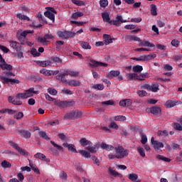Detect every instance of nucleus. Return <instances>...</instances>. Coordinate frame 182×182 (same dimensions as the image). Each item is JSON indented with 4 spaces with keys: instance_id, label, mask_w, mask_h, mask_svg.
<instances>
[{
    "instance_id": "f257e3e1",
    "label": "nucleus",
    "mask_w": 182,
    "mask_h": 182,
    "mask_svg": "<svg viewBox=\"0 0 182 182\" xmlns=\"http://www.w3.org/2000/svg\"><path fill=\"white\" fill-rule=\"evenodd\" d=\"M33 95H39V91H36L35 88L31 87L28 90H25L22 93H18L16 95L15 97L12 96H9L8 98L9 102L12 103V105H14L16 106H21L22 105V101L25 99H28L29 97H32Z\"/></svg>"
},
{
    "instance_id": "f03ea898",
    "label": "nucleus",
    "mask_w": 182,
    "mask_h": 182,
    "mask_svg": "<svg viewBox=\"0 0 182 182\" xmlns=\"http://www.w3.org/2000/svg\"><path fill=\"white\" fill-rule=\"evenodd\" d=\"M129 153H130L129 149H126L122 146H118L114 148V153L109 154L108 157L110 160L114 159H124V157L129 156Z\"/></svg>"
},
{
    "instance_id": "7ed1b4c3",
    "label": "nucleus",
    "mask_w": 182,
    "mask_h": 182,
    "mask_svg": "<svg viewBox=\"0 0 182 182\" xmlns=\"http://www.w3.org/2000/svg\"><path fill=\"white\" fill-rule=\"evenodd\" d=\"M126 39L129 41V42H139V46L140 47L145 46L146 48H154L156 46L154 43H151L147 41L141 40L140 38L136 36L128 35L127 36Z\"/></svg>"
},
{
    "instance_id": "20e7f679",
    "label": "nucleus",
    "mask_w": 182,
    "mask_h": 182,
    "mask_svg": "<svg viewBox=\"0 0 182 182\" xmlns=\"http://www.w3.org/2000/svg\"><path fill=\"white\" fill-rule=\"evenodd\" d=\"M0 62H1L0 68L2 69V70H7L4 72V75L6 76H9V77H15V73H13L11 72L13 69L12 65H11L10 64H7L5 62V60L2 57V55H0Z\"/></svg>"
},
{
    "instance_id": "39448f33",
    "label": "nucleus",
    "mask_w": 182,
    "mask_h": 182,
    "mask_svg": "<svg viewBox=\"0 0 182 182\" xmlns=\"http://www.w3.org/2000/svg\"><path fill=\"white\" fill-rule=\"evenodd\" d=\"M56 79L57 80H60V82H62V83L65 85H68V86H72L73 87L80 86V82L76 81L75 80H68L62 75H57Z\"/></svg>"
},
{
    "instance_id": "423d86ee",
    "label": "nucleus",
    "mask_w": 182,
    "mask_h": 182,
    "mask_svg": "<svg viewBox=\"0 0 182 182\" xmlns=\"http://www.w3.org/2000/svg\"><path fill=\"white\" fill-rule=\"evenodd\" d=\"M82 117V112L80 111H72L65 114L64 119L66 120H73L75 119H79Z\"/></svg>"
},
{
    "instance_id": "0eeeda50",
    "label": "nucleus",
    "mask_w": 182,
    "mask_h": 182,
    "mask_svg": "<svg viewBox=\"0 0 182 182\" xmlns=\"http://www.w3.org/2000/svg\"><path fill=\"white\" fill-rule=\"evenodd\" d=\"M47 11L44 13V15L46 18H48L52 22H55V14L56 11L52 7H46Z\"/></svg>"
},
{
    "instance_id": "6e6552de",
    "label": "nucleus",
    "mask_w": 182,
    "mask_h": 182,
    "mask_svg": "<svg viewBox=\"0 0 182 182\" xmlns=\"http://www.w3.org/2000/svg\"><path fill=\"white\" fill-rule=\"evenodd\" d=\"M127 20L123 19V16L120 14H117L115 17V20H112L111 21L112 25H114L115 26H120L122 23H126Z\"/></svg>"
},
{
    "instance_id": "1a4fd4ad",
    "label": "nucleus",
    "mask_w": 182,
    "mask_h": 182,
    "mask_svg": "<svg viewBox=\"0 0 182 182\" xmlns=\"http://www.w3.org/2000/svg\"><path fill=\"white\" fill-rule=\"evenodd\" d=\"M9 144L13 147V149H15L19 154H21V156H28V151H26L25 149L21 148L17 144H15L14 141H10Z\"/></svg>"
},
{
    "instance_id": "9d476101",
    "label": "nucleus",
    "mask_w": 182,
    "mask_h": 182,
    "mask_svg": "<svg viewBox=\"0 0 182 182\" xmlns=\"http://www.w3.org/2000/svg\"><path fill=\"white\" fill-rule=\"evenodd\" d=\"M58 35L59 38L61 39H68L69 38H73L75 36V33L70 32V31H58Z\"/></svg>"
},
{
    "instance_id": "9b49d317",
    "label": "nucleus",
    "mask_w": 182,
    "mask_h": 182,
    "mask_svg": "<svg viewBox=\"0 0 182 182\" xmlns=\"http://www.w3.org/2000/svg\"><path fill=\"white\" fill-rule=\"evenodd\" d=\"M146 112H147V113H151V114H154V116H158V114L161 113V108L159 107H152L150 108H146Z\"/></svg>"
},
{
    "instance_id": "f8f14e48",
    "label": "nucleus",
    "mask_w": 182,
    "mask_h": 182,
    "mask_svg": "<svg viewBox=\"0 0 182 182\" xmlns=\"http://www.w3.org/2000/svg\"><path fill=\"white\" fill-rule=\"evenodd\" d=\"M89 65H90V66H91V68H99V66H100L102 68H107V63L98 62V61H96V60H92V59L90 60Z\"/></svg>"
},
{
    "instance_id": "ddd939ff",
    "label": "nucleus",
    "mask_w": 182,
    "mask_h": 182,
    "mask_svg": "<svg viewBox=\"0 0 182 182\" xmlns=\"http://www.w3.org/2000/svg\"><path fill=\"white\" fill-rule=\"evenodd\" d=\"M151 143L154 146L155 150H160V149H163V147H164V144H163V142L154 140V136L151 138Z\"/></svg>"
},
{
    "instance_id": "4468645a",
    "label": "nucleus",
    "mask_w": 182,
    "mask_h": 182,
    "mask_svg": "<svg viewBox=\"0 0 182 182\" xmlns=\"http://www.w3.org/2000/svg\"><path fill=\"white\" fill-rule=\"evenodd\" d=\"M57 106L58 107H69L70 106H73L75 105L74 101H60L56 102Z\"/></svg>"
},
{
    "instance_id": "2eb2a0df",
    "label": "nucleus",
    "mask_w": 182,
    "mask_h": 182,
    "mask_svg": "<svg viewBox=\"0 0 182 182\" xmlns=\"http://www.w3.org/2000/svg\"><path fill=\"white\" fill-rule=\"evenodd\" d=\"M127 79H128V80H143V78L140 77L139 74L136 73L127 74Z\"/></svg>"
},
{
    "instance_id": "dca6fc26",
    "label": "nucleus",
    "mask_w": 182,
    "mask_h": 182,
    "mask_svg": "<svg viewBox=\"0 0 182 182\" xmlns=\"http://www.w3.org/2000/svg\"><path fill=\"white\" fill-rule=\"evenodd\" d=\"M129 180L133 182H141L140 179H139V175L134 173H129L127 175Z\"/></svg>"
},
{
    "instance_id": "f3484780",
    "label": "nucleus",
    "mask_w": 182,
    "mask_h": 182,
    "mask_svg": "<svg viewBox=\"0 0 182 182\" xmlns=\"http://www.w3.org/2000/svg\"><path fill=\"white\" fill-rule=\"evenodd\" d=\"M17 132L20 136L24 137L25 139H29L31 137V132L29 131L23 130V129H17Z\"/></svg>"
},
{
    "instance_id": "a211bd4d",
    "label": "nucleus",
    "mask_w": 182,
    "mask_h": 182,
    "mask_svg": "<svg viewBox=\"0 0 182 182\" xmlns=\"http://www.w3.org/2000/svg\"><path fill=\"white\" fill-rule=\"evenodd\" d=\"M120 75V71L119 70H111L107 74V77L108 79H113L114 77H117Z\"/></svg>"
},
{
    "instance_id": "6ab92c4d",
    "label": "nucleus",
    "mask_w": 182,
    "mask_h": 182,
    "mask_svg": "<svg viewBox=\"0 0 182 182\" xmlns=\"http://www.w3.org/2000/svg\"><path fill=\"white\" fill-rule=\"evenodd\" d=\"M63 147L67 148L69 151H72V153H77L75 145L72 144L63 143Z\"/></svg>"
},
{
    "instance_id": "aec40b11",
    "label": "nucleus",
    "mask_w": 182,
    "mask_h": 182,
    "mask_svg": "<svg viewBox=\"0 0 182 182\" xmlns=\"http://www.w3.org/2000/svg\"><path fill=\"white\" fill-rule=\"evenodd\" d=\"M102 18L104 22H107L112 25V21L110 20V14L107 11H105L102 13Z\"/></svg>"
},
{
    "instance_id": "412c9836",
    "label": "nucleus",
    "mask_w": 182,
    "mask_h": 182,
    "mask_svg": "<svg viewBox=\"0 0 182 182\" xmlns=\"http://www.w3.org/2000/svg\"><path fill=\"white\" fill-rule=\"evenodd\" d=\"M79 73L76 71H70V70H67L63 74H59L58 76H71V77H73V76H77Z\"/></svg>"
},
{
    "instance_id": "4be33fe9",
    "label": "nucleus",
    "mask_w": 182,
    "mask_h": 182,
    "mask_svg": "<svg viewBox=\"0 0 182 182\" xmlns=\"http://www.w3.org/2000/svg\"><path fill=\"white\" fill-rule=\"evenodd\" d=\"M36 159H39V160H43V161H46V163H49L50 161L49 159L46 158V156L42 153H37L34 155Z\"/></svg>"
},
{
    "instance_id": "5701e85b",
    "label": "nucleus",
    "mask_w": 182,
    "mask_h": 182,
    "mask_svg": "<svg viewBox=\"0 0 182 182\" xmlns=\"http://www.w3.org/2000/svg\"><path fill=\"white\" fill-rule=\"evenodd\" d=\"M103 39L104 43H105V45H109V43H113V38H112V36H110V35L109 34H104Z\"/></svg>"
},
{
    "instance_id": "b1692460",
    "label": "nucleus",
    "mask_w": 182,
    "mask_h": 182,
    "mask_svg": "<svg viewBox=\"0 0 182 182\" xmlns=\"http://www.w3.org/2000/svg\"><path fill=\"white\" fill-rule=\"evenodd\" d=\"M35 31L33 30H26V31H23L21 33V36L18 37V39L21 42V41H22V38L23 39H26V35H28V33H33Z\"/></svg>"
},
{
    "instance_id": "393cba45",
    "label": "nucleus",
    "mask_w": 182,
    "mask_h": 182,
    "mask_svg": "<svg viewBox=\"0 0 182 182\" xmlns=\"http://www.w3.org/2000/svg\"><path fill=\"white\" fill-rule=\"evenodd\" d=\"M109 173L110 176H113L114 177H119V178H122V177H123V175H122V173H119V172L116 171V170L113 169L112 168H109Z\"/></svg>"
},
{
    "instance_id": "a878e982",
    "label": "nucleus",
    "mask_w": 182,
    "mask_h": 182,
    "mask_svg": "<svg viewBox=\"0 0 182 182\" xmlns=\"http://www.w3.org/2000/svg\"><path fill=\"white\" fill-rule=\"evenodd\" d=\"M101 148L104 149L105 150H107V151H112V150H114V146L109 145L106 143H102Z\"/></svg>"
},
{
    "instance_id": "bb28decb",
    "label": "nucleus",
    "mask_w": 182,
    "mask_h": 182,
    "mask_svg": "<svg viewBox=\"0 0 182 182\" xmlns=\"http://www.w3.org/2000/svg\"><path fill=\"white\" fill-rule=\"evenodd\" d=\"M59 178L63 181H68V173L65 172L64 171H61L59 173Z\"/></svg>"
},
{
    "instance_id": "cd10ccee",
    "label": "nucleus",
    "mask_w": 182,
    "mask_h": 182,
    "mask_svg": "<svg viewBox=\"0 0 182 182\" xmlns=\"http://www.w3.org/2000/svg\"><path fill=\"white\" fill-rule=\"evenodd\" d=\"M164 106L167 109H171V107H174V106H176V102H174V100H168L164 104Z\"/></svg>"
},
{
    "instance_id": "c85d7f7f",
    "label": "nucleus",
    "mask_w": 182,
    "mask_h": 182,
    "mask_svg": "<svg viewBox=\"0 0 182 182\" xmlns=\"http://www.w3.org/2000/svg\"><path fill=\"white\" fill-rule=\"evenodd\" d=\"M138 153L140 154L141 157H146V151H144V148L141 146H138L136 148Z\"/></svg>"
},
{
    "instance_id": "c756f323",
    "label": "nucleus",
    "mask_w": 182,
    "mask_h": 182,
    "mask_svg": "<svg viewBox=\"0 0 182 182\" xmlns=\"http://www.w3.org/2000/svg\"><path fill=\"white\" fill-rule=\"evenodd\" d=\"M80 44L82 49H92L90 44L86 41H81Z\"/></svg>"
},
{
    "instance_id": "7c9ffc66",
    "label": "nucleus",
    "mask_w": 182,
    "mask_h": 182,
    "mask_svg": "<svg viewBox=\"0 0 182 182\" xmlns=\"http://www.w3.org/2000/svg\"><path fill=\"white\" fill-rule=\"evenodd\" d=\"M90 141L86 139V138H82L80 140V144H81V146H82L83 147H86V146H89L90 145Z\"/></svg>"
},
{
    "instance_id": "2f4dec72",
    "label": "nucleus",
    "mask_w": 182,
    "mask_h": 182,
    "mask_svg": "<svg viewBox=\"0 0 182 182\" xmlns=\"http://www.w3.org/2000/svg\"><path fill=\"white\" fill-rule=\"evenodd\" d=\"M143 70V66L141 65H134L132 68V72H134V73H140Z\"/></svg>"
},
{
    "instance_id": "473e14b6",
    "label": "nucleus",
    "mask_w": 182,
    "mask_h": 182,
    "mask_svg": "<svg viewBox=\"0 0 182 182\" xmlns=\"http://www.w3.org/2000/svg\"><path fill=\"white\" fill-rule=\"evenodd\" d=\"M40 73L44 75V76H52V70H46L45 68L41 69Z\"/></svg>"
},
{
    "instance_id": "72a5a7b5",
    "label": "nucleus",
    "mask_w": 182,
    "mask_h": 182,
    "mask_svg": "<svg viewBox=\"0 0 182 182\" xmlns=\"http://www.w3.org/2000/svg\"><path fill=\"white\" fill-rule=\"evenodd\" d=\"M156 53H151L149 55H144V62L147 60H151V59L156 58Z\"/></svg>"
},
{
    "instance_id": "f704fd0d",
    "label": "nucleus",
    "mask_w": 182,
    "mask_h": 182,
    "mask_svg": "<svg viewBox=\"0 0 182 182\" xmlns=\"http://www.w3.org/2000/svg\"><path fill=\"white\" fill-rule=\"evenodd\" d=\"M1 166L3 167V168H11V167H12V164H11L10 162L6 160L3 161Z\"/></svg>"
},
{
    "instance_id": "c9c22d12",
    "label": "nucleus",
    "mask_w": 182,
    "mask_h": 182,
    "mask_svg": "<svg viewBox=\"0 0 182 182\" xmlns=\"http://www.w3.org/2000/svg\"><path fill=\"white\" fill-rule=\"evenodd\" d=\"M16 18H18V19H20V21H29V17L21 13L16 14Z\"/></svg>"
},
{
    "instance_id": "e433bc0d",
    "label": "nucleus",
    "mask_w": 182,
    "mask_h": 182,
    "mask_svg": "<svg viewBox=\"0 0 182 182\" xmlns=\"http://www.w3.org/2000/svg\"><path fill=\"white\" fill-rule=\"evenodd\" d=\"M92 88L95 90H103L105 85L103 84H95L92 86Z\"/></svg>"
},
{
    "instance_id": "4c0bfd02",
    "label": "nucleus",
    "mask_w": 182,
    "mask_h": 182,
    "mask_svg": "<svg viewBox=\"0 0 182 182\" xmlns=\"http://www.w3.org/2000/svg\"><path fill=\"white\" fill-rule=\"evenodd\" d=\"M78 153H80L85 159H90V153L85 150H79Z\"/></svg>"
},
{
    "instance_id": "58836bf2",
    "label": "nucleus",
    "mask_w": 182,
    "mask_h": 182,
    "mask_svg": "<svg viewBox=\"0 0 182 182\" xmlns=\"http://www.w3.org/2000/svg\"><path fill=\"white\" fill-rule=\"evenodd\" d=\"M38 134L42 139H44L45 140H50V138H49V136H48V134H46V132L40 131L38 132Z\"/></svg>"
},
{
    "instance_id": "ea45409f",
    "label": "nucleus",
    "mask_w": 182,
    "mask_h": 182,
    "mask_svg": "<svg viewBox=\"0 0 182 182\" xmlns=\"http://www.w3.org/2000/svg\"><path fill=\"white\" fill-rule=\"evenodd\" d=\"M151 14L153 16H156L157 15V6L155 4L151 5Z\"/></svg>"
},
{
    "instance_id": "a19ab883",
    "label": "nucleus",
    "mask_w": 182,
    "mask_h": 182,
    "mask_svg": "<svg viewBox=\"0 0 182 182\" xmlns=\"http://www.w3.org/2000/svg\"><path fill=\"white\" fill-rule=\"evenodd\" d=\"M10 46L16 50H18L19 49V43L16 41H10Z\"/></svg>"
},
{
    "instance_id": "79ce46f5",
    "label": "nucleus",
    "mask_w": 182,
    "mask_h": 182,
    "mask_svg": "<svg viewBox=\"0 0 182 182\" xmlns=\"http://www.w3.org/2000/svg\"><path fill=\"white\" fill-rule=\"evenodd\" d=\"M86 149L88 150V151H90V153H97V147H96V146L89 145L88 146H87Z\"/></svg>"
},
{
    "instance_id": "37998d69",
    "label": "nucleus",
    "mask_w": 182,
    "mask_h": 182,
    "mask_svg": "<svg viewBox=\"0 0 182 182\" xmlns=\"http://www.w3.org/2000/svg\"><path fill=\"white\" fill-rule=\"evenodd\" d=\"M150 91L154 92V93L159 92V84L154 83L152 85H151Z\"/></svg>"
},
{
    "instance_id": "c03bdc74",
    "label": "nucleus",
    "mask_w": 182,
    "mask_h": 182,
    "mask_svg": "<svg viewBox=\"0 0 182 182\" xmlns=\"http://www.w3.org/2000/svg\"><path fill=\"white\" fill-rule=\"evenodd\" d=\"M30 166L31 170H33L34 173H36V174H41V171H39V168H38V166H36V165L30 163Z\"/></svg>"
},
{
    "instance_id": "a18cd8bd",
    "label": "nucleus",
    "mask_w": 182,
    "mask_h": 182,
    "mask_svg": "<svg viewBox=\"0 0 182 182\" xmlns=\"http://www.w3.org/2000/svg\"><path fill=\"white\" fill-rule=\"evenodd\" d=\"M141 144H146L147 143V135L144 133L141 134Z\"/></svg>"
},
{
    "instance_id": "49530a36",
    "label": "nucleus",
    "mask_w": 182,
    "mask_h": 182,
    "mask_svg": "<svg viewBox=\"0 0 182 182\" xmlns=\"http://www.w3.org/2000/svg\"><path fill=\"white\" fill-rule=\"evenodd\" d=\"M81 16H83V13L80 11L75 12L72 15L73 19H77V18H80Z\"/></svg>"
},
{
    "instance_id": "de8ad7c7",
    "label": "nucleus",
    "mask_w": 182,
    "mask_h": 182,
    "mask_svg": "<svg viewBox=\"0 0 182 182\" xmlns=\"http://www.w3.org/2000/svg\"><path fill=\"white\" fill-rule=\"evenodd\" d=\"M114 120H116V122H125L126 117L123 115H118L114 117Z\"/></svg>"
},
{
    "instance_id": "09e8293b",
    "label": "nucleus",
    "mask_w": 182,
    "mask_h": 182,
    "mask_svg": "<svg viewBox=\"0 0 182 182\" xmlns=\"http://www.w3.org/2000/svg\"><path fill=\"white\" fill-rule=\"evenodd\" d=\"M73 4L75 5H77V6H83L85 5V2L83 1H79V0H71Z\"/></svg>"
},
{
    "instance_id": "8fccbe9b",
    "label": "nucleus",
    "mask_w": 182,
    "mask_h": 182,
    "mask_svg": "<svg viewBox=\"0 0 182 182\" xmlns=\"http://www.w3.org/2000/svg\"><path fill=\"white\" fill-rule=\"evenodd\" d=\"M50 143L53 146V147H55V149H57V150H59V151H63V147H62L60 145H58L53 141H50Z\"/></svg>"
},
{
    "instance_id": "3c124183",
    "label": "nucleus",
    "mask_w": 182,
    "mask_h": 182,
    "mask_svg": "<svg viewBox=\"0 0 182 182\" xmlns=\"http://www.w3.org/2000/svg\"><path fill=\"white\" fill-rule=\"evenodd\" d=\"M151 50L149 48H139L134 50L135 52H150Z\"/></svg>"
},
{
    "instance_id": "603ef678",
    "label": "nucleus",
    "mask_w": 182,
    "mask_h": 182,
    "mask_svg": "<svg viewBox=\"0 0 182 182\" xmlns=\"http://www.w3.org/2000/svg\"><path fill=\"white\" fill-rule=\"evenodd\" d=\"M100 5L102 8H106L109 5V1L107 0H100Z\"/></svg>"
},
{
    "instance_id": "864d4df0",
    "label": "nucleus",
    "mask_w": 182,
    "mask_h": 182,
    "mask_svg": "<svg viewBox=\"0 0 182 182\" xmlns=\"http://www.w3.org/2000/svg\"><path fill=\"white\" fill-rule=\"evenodd\" d=\"M48 92L53 96H56V95H58V90H56L55 88H48Z\"/></svg>"
},
{
    "instance_id": "5fc2aeb1",
    "label": "nucleus",
    "mask_w": 182,
    "mask_h": 182,
    "mask_svg": "<svg viewBox=\"0 0 182 182\" xmlns=\"http://www.w3.org/2000/svg\"><path fill=\"white\" fill-rule=\"evenodd\" d=\"M31 55H33V56H34V58H36L38 56H41V53H39L38 52V50H36V48H32L31 50Z\"/></svg>"
},
{
    "instance_id": "6e6d98bb",
    "label": "nucleus",
    "mask_w": 182,
    "mask_h": 182,
    "mask_svg": "<svg viewBox=\"0 0 182 182\" xmlns=\"http://www.w3.org/2000/svg\"><path fill=\"white\" fill-rule=\"evenodd\" d=\"M48 124L50 126H58L59 124V119H52L49 122Z\"/></svg>"
},
{
    "instance_id": "4d7b16f0",
    "label": "nucleus",
    "mask_w": 182,
    "mask_h": 182,
    "mask_svg": "<svg viewBox=\"0 0 182 182\" xmlns=\"http://www.w3.org/2000/svg\"><path fill=\"white\" fill-rule=\"evenodd\" d=\"M137 95L140 97H144V96H147V92H146L144 90H138L137 91Z\"/></svg>"
},
{
    "instance_id": "13d9d810",
    "label": "nucleus",
    "mask_w": 182,
    "mask_h": 182,
    "mask_svg": "<svg viewBox=\"0 0 182 182\" xmlns=\"http://www.w3.org/2000/svg\"><path fill=\"white\" fill-rule=\"evenodd\" d=\"M38 42H40V43H43V45H46V42H48V40H46V38L45 37V36L43 38L38 37Z\"/></svg>"
},
{
    "instance_id": "bf43d9fd",
    "label": "nucleus",
    "mask_w": 182,
    "mask_h": 182,
    "mask_svg": "<svg viewBox=\"0 0 182 182\" xmlns=\"http://www.w3.org/2000/svg\"><path fill=\"white\" fill-rule=\"evenodd\" d=\"M1 80H3V83H11V78H8L4 76H0Z\"/></svg>"
},
{
    "instance_id": "052dcab7",
    "label": "nucleus",
    "mask_w": 182,
    "mask_h": 182,
    "mask_svg": "<svg viewBox=\"0 0 182 182\" xmlns=\"http://www.w3.org/2000/svg\"><path fill=\"white\" fill-rule=\"evenodd\" d=\"M92 160L94 161L95 164H97V166H100V161H99V159L96 157V156H92Z\"/></svg>"
},
{
    "instance_id": "680f3d73",
    "label": "nucleus",
    "mask_w": 182,
    "mask_h": 182,
    "mask_svg": "<svg viewBox=\"0 0 182 182\" xmlns=\"http://www.w3.org/2000/svg\"><path fill=\"white\" fill-rule=\"evenodd\" d=\"M156 159H158V160H163V161H167V162H169L170 161V159L168 158H166L161 155H158L156 156Z\"/></svg>"
},
{
    "instance_id": "e2e57ef3",
    "label": "nucleus",
    "mask_w": 182,
    "mask_h": 182,
    "mask_svg": "<svg viewBox=\"0 0 182 182\" xmlns=\"http://www.w3.org/2000/svg\"><path fill=\"white\" fill-rule=\"evenodd\" d=\"M163 69L164 70L170 71V70H173V67L169 64H166L163 66Z\"/></svg>"
},
{
    "instance_id": "0e129e2a",
    "label": "nucleus",
    "mask_w": 182,
    "mask_h": 182,
    "mask_svg": "<svg viewBox=\"0 0 182 182\" xmlns=\"http://www.w3.org/2000/svg\"><path fill=\"white\" fill-rule=\"evenodd\" d=\"M23 117V112H18L16 114L14 115V119H16V120H19Z\"/></svg>"
},
{
    "instance_id": "69168bd1",
    "label": "nucleus",
    "mask_w": 182,
    "mask_h": 182,
    "mask_svg": "<svg viewBox=\"0 0 182 182\" xmlns=\"http://www.w3.org/2000/svg\"><path fill=\"white\" fill-rule=\"evenodd\" d=\"M51 60L53 62H55V63H62V59H60V58L58 57H53L51 58Z\"/></svg>"
},
{
    "instance_id": "338daca9",
    "label": "nucleus",
    "mask_w": 182,
    "mask_h": 182,
    "mask_svg": "<svg viewBox=\"0 0 182 182\" xmlns=\"http://www.w3.org/2000/svg\"><path fill=\"white\" fill-rule=\"evenodd\" d=\"M173 128L176 129V130H179V132H181L182 131V126L178 124V123H175L173 124Z\"/></svg>"
},
{
    "instance_id": "774afa93",
    "label": "nucleus",
    "mask_w": 182,
    "mask_h": 182,
    "mask_svg": "<svg viewBox=\"0 0 182 182\" xmlns=\"http://www.w3.org/2000/svg\"><path fill=\"white\" fill-rule=\"evenodd\" d=\"M158 136H168V132L166 130L164 131H159L158 132Z\"/></svg>"
}]
</instances>
